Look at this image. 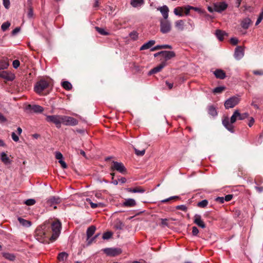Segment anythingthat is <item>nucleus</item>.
<instances>
[{"label":"nucleus","mask_w":263,"mask_h":263,"mask_svg":"<svg viewBox=\"0 0 263 263\" xmlns=\"http://www.w3.org/2000/svg\"><path fill=\"white\" fill-rule=\"evenodd\" d=\"M165 84L167 85V86L168 87L169 89H172L173 87V83L169 82L168 81L165 82Z\"/></svg>","instance_id":"obj_63"},{"label":"nucleus","mask_w":263,"mask_h":263,"mask_svg":"<svg viewBox=\"0 0 263 263\" xmlns=\"http://www.w3.org/2000/svg\"><path fill=\"white\" fill-rule=\"evenodd\" d=\"M3 4L5 7L7 9L9 8L10 5L9 0H3Z\"/></svg>","instance_id":"obj_58"},{"label":"nucleus","mask_w":263,"mask_h":263,"mask_svg":"<svg viewBox=\"0 0 263 263\" xmlns=\"http://www.w3.org/2000/svg\"><path fill=\"white\" fill-rule=\"evenodd\" d=\"M10 26V23L6 22L4 23L2 26L1 28L3 31H5Z\"/></svg>","instance_id":"obj_42"},{"label":"nucleus","mask_w":263,"mask_h":263,"mask_svg":"<svg viewBox=\"0 0 263 263\" xmlns=\"http://www.w3.org/2000/svg\"><path fill=\"white\" fill-rule=\"evenodd\" d=\"M224 87L222 86L217 87L215 88L213 90V92L215 93H221L223 90H224Z\"/></svg>","instance_id":"obj_43"},{"label":"nucleus","mask_w":263,"mask_h":263,"mask_svg":"<svg viewBox=\"0 0 263 263\" xmlns=\"http://www.w3.org/2000/svg\"><path fill=\"white\" fill-rule=\"evenodd\" d=\"M26 109L27 110H29V111H33L35 113H41L43 111L44 108L41 106L38 105H28L26 107Z\"/></svg>","instance_id":"obj_13"},{"label":"nucleus","mask_w":263,"mask_h":263,"mask_svg":"<svg viewBox=\"0 0 263 263\" xmlns=\"http://www.w3.org/2000/svg\"><path fill=\"white\" fill-rule=\"evenodd\" d=\"M208 112L210 115L213 117H215L217 115V110L213 106H210L209 107Z\"/></svg>","instance_id":"obj_34"},{"label":"nucleus","mask_w":263,"mask_h":263,"mask_svg":"<svg viewBox=\"0 0 263 263\" xmlns=\"http://www.w3.org/2000/svg\"><path fill=\"white\" fill-rule=\"evenodd\" d=\"M68 256V255L67 253H66L65 252H63L59 253V254L58 256V259L60 261H64L67 258Z\"/></svg>","instance_id":"obj_33"},{"label":"nucleus","mask_w":263,"mask_h":263,"mask_svg":"<svg viewBox=\"0 0 263 263\" xmlns=\"http://www.w3.org/2000/svg\"><path fill=\"white\" fill-rule=\"evenodd\" d=\"M55 158L59 160V161L60 160H63V155L60 152H56L55 153Z\"/></svg>","instance_id":"obj_51"},{"label":"nucleus","mask_w":263,"mask_h":263,"mask_svg":"<svg viewBox=\"0 0 263 263\" xmlns=\"http://www.w3.org/2000/svg\"><path fill=\"white\" fill-rule=\"evenodd\" d=\"M178 198H179V197L177 196H172V197H169L168 198L162 200L161 201V203H165V202L170 201V200H171L172 199H178Z\"/></svg>","instance_id":"obj_49"},{"label":"nucleus","mask_w":263,"mask_h":263,"mask_svg":"<svg viewBox=\"0 0 263 263\" xmlns=\"http://www.w3.org/2000/svg\"><path fill=\"white\" fill-rule=\"evenodd\" d=\"M11 137L13 141L17 142L19 140L18 136H17L14 132L12 133Z\"/></svg>","instance_id":"obj_54"},{"label":"nucleus","mask_w":263,"mask_h":263,"mask_svg":"<svg viewBox=\"0 0 263 263\" xmlns=\"http://www.w3.org/2000/svg\"><path fill=\"white\" fill-rule=\"evenodd\" d=\"M239 110H235L230 119L229 117H226L222 119V124L229 132L232 133H234V126L233 124L237 120H238Z\"/></svg>","instance_id":"obj_1"},{"label":"nucleus","mask_w":263,"mask_h":263,"mask_svg":"<svg viewBox=\"0 0 263 263\" xmlns=\"http://www.w3.org/2000/svg\"><path fill=\"white\" fill-rule=\"evenodd\" d=\"M86 201L90 204L91 208L92 209H95L97 207L102 208L104 205V204L102 202L93 203L89 198H87Z\"/></svg>","instance_id":"obj_28"},{"label":"nucleus","mask_w":263,"mask_h":263,"mask_svg":"<svg viewBox=\"0 0 263 263\" xmlns=\"http://www.w3.org/2000/svg\"><path fill=\"white\" fill-rule=\"evenodd\" d=\"M135 154L139 156H142L144 155L145 150L144 149L139 151L138 149L134 148Z\"/></svg>","instance_id":"obj_45"},{"label":"nucleus","mask_w":263,"mask_h":263,"mask_svg":"<svg viewBox=\"0 0 263 263\" xmlns=\"http://www.w3.org/2000/svg\"><path fill=\"white\" fill-rule=\"evenodd\" d=\"M155 44V41L150 40L144 43L140 48V50H144L151 48Z\"/></svg>","instance_id":"obj_23"},{"label":"nucleus","mask_w":263,"mask_h":263,"mask_svg":"<svg viewBox=\"0 0 263 263\" xmlns=\"http://www.w3.org/2000/svg\"><path fill=\"white\" fill-rule=\"evenodd\" d=\"M61 202V200L60 197L52 196L47 199L46 204L47 206L52 207L54 205L60 203Z\"/></svg>","instance_id":"obj_11"},{"label":"nucleus","mask_w":263,"mask_h":263,"mask_svg":"<svg viewBox=\"0 0 263 263\" xmlns=\"http://www.w3.org/2000/svg\"><path fill=\"white\" fill-rule=\"evenodd\" d=\"M165 66H166V62H162L160 65H158L157 66H156L155 68L151 69L148 72V74L151 75L152 74L156 73L159 72Z\"/></svg>","instance_id":"obj_18"},{"label":"nucleus","mask_w":263,"mask_h":263,"mask_svg":"<svg viewBox=\"0 0 263 263\" xmlns=\"http://www.w3.org/2000/svg\"><path fill=\"white\" fill-rule=\"evenodd\" d=\"M208 201L207 200H203L197 203V205L200 208H205L207 206Z\"/></svg>","instance_id":"obj_40"},{"label":"nucleus","mask_w":263,"mask_h":263,"mask_svg":"<svg viewBox=\"0 0 263 263\" xmlns=\"http://www.w3.org/2000/svg\"><path fill=\"white\" fill-rule=\"evenodd\" d=\"M25 203L27 205H33L35 203V200L33 199H29L25 201Z\"/></svg>","instance_id":"obj_47"},{"label":"nucleus","mask_w":263,"mask_h":263,"mask_svg":"<svg viewBox=\"0 0 263 263\" xmlns=\"http://www.w3.org/2000/svg\"><path fill=\"white\" fill-rule=\"evenodd\" d=\"M3 256L7 259L9 260L10 261H13L15 259V256L11 253H3Z\"/></svg>","instance_id":"obj_35"},{"label":"nucleus","mask_w":263,"mask_h":263,"mask_svg":"<svg viewBox=\"0 0 263 263\" xmlns=\"http://www.w3.org/2000/svg\"><path fill=\"white\" fill-rule=\"evenodd\" d=\"M136 204V202L134 199L128 198L123 203V205L126 207H133Z\"/></svg>","instance_id":"obj_22"},{"label":"nucleus","mask_w":263,"mask_h":263,"mask_svg":"<svg viewBox=\"0 0 263 263\" xmlns=\"http://www.w3.org/2000/svg\"><path fill=\"white\" fill-rule=\"evenodd\" d=\"M249 117V114L245 112L243 114H240L239 111L238 120H242Z\"/></svg>","instance_id":"obj_44"},{"label":"nucleus","mask_w":263,"mask_h":263,"mask_svg":"<svg viewBox=\"0 0 263 263\" xmlns=\"http://www.w3.org/2000/svg\"><path fill=\"white\" fill-rule=\"evenodd\" d=\"M167 219L166 218H162L161 219V225L163 226V227H167L168 226V223H167Z\"/></svg>","instance_id":"obj_53"},{"label":"nucleus","mask_w":263,"mask_h":263,"mask_svg":"<svg viewBox=\"0 0 263 263\" xmlns=\"http://www.w3.org/2000/svg\"><path fill=\"white\" fill-rule=\"evenodd\" d=\"M172 29L171 22L167 20H160V31L165 34L168 33Z\"/></svg>","instance_id":"obj_8"},{"label":"nucleus","mask_w":263,"mask_h":263,"mask_svg":"<svg viewBox=\"0 0 263 263\" xmlns=\"http://www.w3.org/2000/svg\"><path fill=\"white\" fill-rule=\"evenodd\" d=\"M130 5L134 8H141L144 4V0H131Z\"/></svg>","instance_id":"obj_20"},{"label":"nucleus","mask_w":263,"mask_h":263,"mask_svg":"<svg viewBox=\"0 0 263 263\" xmlns=\"http://www.w3.org/2000/svg\"><path fill=\"white\" fill-rule=\"evenodd\" d=\"M232 198H233V195L229 194L225 196L224 200L227 201H229L232 199Z\"/></svg>","instance_id":"obj_59"},{"label":"nucleus","mask_w":263,"mask_h":263,"mask_svg":"<svg viewBox=\"0 0 263 263\" xmlns=\"http://www.w3.org/2000/svg\"><path fill=\"white\" fill-rule=\"evenodd\" d=\"M12 65H13V67L14 68L16 69L19 67V66L20 65V61L17 60H14L13 61Z\"/></svg>","instance_id":"obj_52"},{"label":"nucleus","mask_w":263,"mask_h":263,"mask_svg":"<svg viewBox=\"0 0 263 263\" xmlns=\"http://www.w3.org/2000/svg\"><path fill=\"white\" fill-rule=\"evenodd\" d=\"M126 190L128 192L134 193H143L145 192V190L141 187H137L134 189L127 188Z\"/></svg>","instance_id":"obj_26"},{"label":"nucleus","mask_w":263,"mask_h":263,"mask_svg":"<svg viewBox=\"0 0 263 263\" xmlns=\"http://www.w3.org/2000/svg\"><path fill=\"white\" fill-rule=\"evenodd\" d=\"M254 123V119L253 117L250 118L248 125L249 127H251Z\"/></svg>","instance_id":"obj_62"},{"label":"nucleus","mask_w":263,"mask_h":263,"mask_svg":"<svg viewBox=\"0 0 263 263\" xmlns=\"http://www.w3.org/2000/svg\"><path fill=\"white\" fill-rule=\"evenodd\" d=\"M110 170L111 171H117L122 174H125L126 173V168L123 164L117 161L112 162V165L110 167Z\"/></svg>","instance_id":"obj_7"},{"label":"nucleus","mask_w":263,"mask_h":263,"mask_svg":"<svg viewBox=\"0 0 263 263\" xmlns=\"http://www.w3.org/2000/svg\"><path fill=\"white\" fill-rule=\"evenodd\" d=\"M49 86V83L44 80H41L37 82L34 85V90L38 94H41Z\"/></svg>","instance_id":"obj_3"},{"label":"nucleus","mask_w":263,"mask_h":263,"mask_svg":"<svg viewBox=\"0 0 263 263\" xmlns=\"http://www.w3.org/2000/svg\"><path fill=\"white\" fill-rule=\"evenodd\" d=\"M18 220L20 223L24 227L28 228L31 225V221L24 219L21 217H18Z\"/></svg>","instance_id":"obj_27"},{"label":"nucleus","mask_w":263,"mask_h":263,"mask_svg":"<svg viewBox=\"0 0 263 263\" xmlns=\"http://www.w3.org/2000/svg\"><path fill=\"white\" fill-rule=\"evenodd\" d=\"M76 119L67 116L61 115V124L66 126H75L78 124Z\"/></svg>","instance_id":"obj_4"},{"label":"nucleus","mask_w":263,"mask_h":263,"mask_svg":"<svg viewBox=\"0 0 263 263\" xmlns=\"http://www.w3.org/2000/svg\"><path fill=\"white\" fill-rule=\"evenodd\" d=\"M245 55V47L243 46H237L234 51V57L237 60L241 59Z\"/></svg>","instance_id":"obj_10"},{"label":"nucleus","mask_w":263,"mask_h":263,"mask_svg":"<svg viewBox=\"0 0 263 263\" xmlns=\"http://www.w3.org/2000/svg\"><path fill=\"white\" fill-rule=\"evenodd\" d=\"M252 23V21L249 17L243 18L241 22V26L245 29H247L250 24Z\"/></svg>","instance_id":"obj_21"},{"label":"nucleus","mask_w":263,"mask_h":263,"mask_svg":"<svg viewBox=\"0 0 263 263\" xmlns=\"http://www.w3.org/2000/svg\"><path fill=\"white\" fill-rule=\"evenodd\" d=\"M161 53H162V58L164 59L165 61L174 57L175 55V53L172 51H161Z\"/></svg>","instance_id":"obj_16"},{"label":"nucleus","mask_w":263,"mask_h":263,"mask_svg":"<svg viewBox=\"0 0 263 263\" xmlns=\"http://www.w3.org/2000/svg\"><path fill=\"white\" fill-rule=\"evenodd\" d=\"M27 16L29 18H32L33 16V9L31 7L29 8L28 12L27 14Z\"/></svg>","instance_id":"obj_56"},{"label":"nucleus","mask_w":263,"mask_h":263,"mask_svg":"<svg viewBox=\"0 0 263 263\" xmlns=\"http://www.w3.org/2000/svg\"><path fill=\"white\" fill-rule=\"evenodd\" d=\"M46 120L48 122L54 123L57 128L61 127V115H48Z\"/></svg>","instance_id":"obj_5"},{"label":"nucleus","mask_w":263,"mask_h":263,"mask_svg":"<svg viewBox=\"0 0 263 263\" xmlns=\"http://www.w3.org/2000/svg\"><path fill=\"white\" fill-rule=\"evenodd\" d=\"M187 208L186 206L185 205H183V204L177 205L176 206V209L180 210H181V211H184V212L187 211Z\"/></svg>","instance_id":"obj_50"},{"label":"nucleus","mask_w":263,"mask_h":263,"mask_svg":"<svg viewBox=\"0 0 263 263\" xmlns=\"http://www.w3.org/2000/svg\"><path fill=\"white\" fill-rule=\"evenodd\" d=\"M175 26L178 30L183 31L184 29V22L181 20H178L175 22Z\"/></svg>","instance_id":"obj_24"},{"label":"nucleus","mask_w":263,"mask_h":263,"mask_svg":"<svg viewBox=\"0 0 263 263\" xmlns=\"http://www.w3.org/2000/svg\"><path fill=\"white\" fill-rule=\"evenodd\" d=\"M0 77L7 81H13L15 78L13 74L8 73L6 71H0Z\"/></svg>","instance_id":"obj_15"},{"label":"nucleus","mask_w":263,"mask_h":263,"mask_svg":"<svg viewBox=\"0 0 263 263\" xmlns=\"http://www.w3.org/2000/svg\"><path fill=\"white\" fill-rule=\"evenodd\" d=\"M96 229V227L93 226H91L87 229L86 232L87 239H88L93 235L95 232Z\"/></svg>","instance_id":"obj_30"},{"label":"nucleus","mask_w":263,"mask_h":263,"mask_svg":"<svg viewBox=\"0 0 263 263\" xmlns=\"http://www.w3.org/2000/svg\"><path fill=\"white\" fill-rule=\"evenodd\" d=\"M20 31V28L19 27H16L14 29H13L12 31V35H15Z\"/></svg>","instance_id":"obj_60"},{"label":"nucleus","mask_w":263,"mask_h":263,"mask_svg":"<svg viewBox=\"0 0 263 263\" xmlns=\"http://www.w3.org/2000/svg\"><path fill=\"white\" fill-rule=\"evenodd\" d=\"M240 101L238 96H233L227 99L224 102V106L227 109L233 108Z\"/></svg>","instance_id":"obj_6"},{"label":"nucleus","mask_w":263,"mask_h":263,"mask_svg":"<svg viewBox=\"0 0 263 263\" xmlns=\"http://www.w3.org/2000/svg\"><path fill=\"white\" fill-rule=\"evenodd\" d=\"M157 10L160 11L164 20L167 19L168 17L169 9L167 6L164 5L162 7H159L157 8Z\"/></svg>","instance_id":"obj_17"},{"label":"nucleus","mask_w":263,"mask_h":263,"mask_svg":"<svg viewBox=\"0 0 263 263\" xmlns=\"http://www.w3.org/2000/svg\"><path fill=\"white\" fill-rule=\"evenodd\" d=\"M124 226V223L119 219H117L115 221L114 227L116 229L122 230L123 229Z\"/></svg>","instance_id":"obj_32"},{"label":"nucleus","mask_w":263,"mask_h":263,"mask_svg":"<svg viewBox=\"0 0 263 263\" xmlns=\"http://www.w3.org/2000/svg\"><path fill=\"white\" fill-rule=\"evenodd\" d=\"M51 228L53 234L50 237V240L54 241L59 237L61 229V223L59 221L53 222L51 224Z\"/></svg>","instance_id":"obj_2"},{"label":"nucleus","mask_w":263,"mask_h":263,"mask_svg":"<svg viewBox=\"0 0 263 263\" xmlns=\"http://www.w3.org/2000/svg\"><path fill=\"white\" fill-rule=\"evenodd\" d=\"M228 7V5L224 2H217L214 4V10L218 12H221Z\"/></svg>","instance_id":"obj_12"},{"label":"nucleus","mask_w":263,"mask_h":263,"mask_svg":"<svg viewBox=\"0 0 263 263\" xmlns=\"http://www.w3.org/2000/svg\"><path fill=\"white\" fill-rule=\"evenodd\" d=\"M199 233V230L196 227L192 228V234L194 236H197Z\"/></svg>","instance_id":"obj_55"},{"label":"nucleus","mask_w":263,"mask_h":263,"mask_svg":"<svg viewBox=\"0 0 263 263\" xmlns=\"http://www.w3.org/2000/svg\"><path fill=\"white\" fill-rule=\"evenodd\" d=\"M62 87L66 90H70L72 88L71 84L68 81H64L62 83Z\"/></svg>","instance_id":"obj_36"},{"label":"nucleus","mask_w":263,"mask_h":263,"mask_svg":"<svg viewBox=\"0 0 263 263\" xmlns=\"http://www.w3.org/2000/svg\"><path fill=\"white\" fill-rule=\"evenodd\" d=\"M194 223L198 227L204 229L206 226L204 221L201 219V216L199 214H195L194 216Z\"/></svg>","instance_id":"obj_14"},{"label":"nucleus","mask_w":263,"mask_h":263,"mask_svg":"<svg viewBox=\"0 0 263 263\" xmlns=\"http://www.w3.org/2000/svg\"><path fill=\"white\" fill-rule=\"evenodd\" d=\"M103 251L107 255L111 256H115L122 253V250L117 248H105L103 249Z\"/></svg>","instance_id":"obj_9"},{"label":"nucleus","mask_w":263,"mask_h":263,"mask_svg":"<svg viewBox=\"0 0 263 263\" xmlns=\"http://www.w3.org/2000/svg\"><path fill=\"white\" fill-rule=\"evenodd\" d=\"M112 236V233L110 232H107L103 234L102 238L103 239H109Z\"/></svg>","instance_id":"obj_48"},{"label":"nucleus","mask_w":263,"mask_h":263,"mask_svg":"<svg viewBox=\"0 0 263 263\" xmlns=\"http://www.w3.org/2000/svg\"><path fill=\"white\" fill-rule=\"evenodd\" d=\"M174 13L175 15H178L180 16H182V13L181 11V8H175L174 10Z\"/></svg>","instance_id":"obj_46"},{"label":"nucleus","mask_w":263,"mask_h":263,"mask_svg":"<svg viewBox=\"0 0 263 263\" xmlns=\"http://www.w3.org/2000/svg\"><path fill=\"white\" fill-rule=\"evenodd\" d=\"M95 29L100 34L102 35H106L109 34V33L106 31L103 28L96 27Z\"/></svg>","instance_id":"obj_38"},{"label":"nucleus","mask_w":263,"mask_h":263,"mask_svg":"<svg viewBox=\"0 0 263 263\" xmlns=\"http://www.w3.org/2000/svg\"><path fill=\"white\" fill-rule=\"evenodd\" d=\"M225 34V33L221 30H217L216 31L215 34L217 36V37L219 39L220 41H222L223 39V35Z\"/></svg>","instance_id":"obj_37"},{"label":"nucleus","mask_w":263,"mask_h":263,"mask_svg":"<svg viewBox=\"0 0 263 263\" xmlns=\"http://www.w3.org/2000/svg\"><path fill=\"white\" fill-rule=\"evenodd\" d=\"M215 76L218 79H223L226 78V73L222 70L217 69L214 71Z\"/></svg>","instance_id":"obj_25"},{"label":"nucleus","mask_w":263,"mask_h":263,"mask_svg":"<svg viewBox=\"0 0 263 263\" xmlns=\"http://www.w3.org/2000/svg\"><path fill=\"white\" fill-rule=\"evenodd\" d=\"M59 162L61 164L62 167L63 168H67V165L66 163L63 160H60V161H59Z\"/></svg>","instance_id":"obj_61"},{"label":"nucleus","mask_w":263,"mask_h":263,"mask_svg":"<svg viewBox=\"0 0 263 263\" xmlns=\"http://www.w3.org/2000/svg\"><path fill=\"white\" fill-rule=\"evenodd\" d=\"M230 41H231V44L234 45H236L238 42V39L235 37H232L230 40Z\"/></svg>","instance_id":"obj_57"},{"label":"nucleus","mask_w":263,"mask_h":263,"mask_svg":"<svg viewBox=\"0 0 263 263\" xmlns=\"http://www.w3.org/2000/svg\"><path fill=\"white\" fill-rule=\"evenodd\" d=\"M187 25L189 26L188 27H187V29L189 31H192L194 29L195 25L193 21L191 20H189L187 21Z\"/></svg>","instance_id":"obj_39"},{"label":"nucleus","mask_w":263,"mask_h":263,"mask_svg":"<svg viewBox=\"0 0 263 263\" xmlns=\"http://www.w3.org/2000/svg\"><path fill=\"white\" fill-rule=\"evenodd\" d=\"M129 35L130 37V38L133 40H136L138 38V33H137V31H135L131 32L129 33Z\"/></svg>","instance_id":"obj_41"},{"label":"nucleus","mask_w":263,"mask_h":263,"mask_svg":"<svg viewBox=\"0 0 263 263\" xmlns=\"http://www.w3.org/2000/svg\"><path fill=\"white\" fill-rule=\"evenodd\" d=\"M251 105L253 106L255 108L258 109L259 108V106L256 103L255 101H252Z\"/></svg>","instance_id":"obj_64"},{"label":"nucleus","mask_w":263,"mask_h":263,"mask_svg":"<svg viewBox=\"0 0 263 263\" xmlns=\"http://www.w3.org/2000/svg\"><path fill=\"white\" fill-rule=\"evenodd\" d=\"M9 63L7 59L0 60V70L7 69L9 66Z\"/></svg>","instance_id":"obj_31"},{"label":"nucleus","mask_w":263,"mask_h":263,"mask_svg":"<svg viewBox=\"0 0 263 263\" xmlns=\"http://www.w3.org/2000/svg\"><path fill=\"white\" fill-rule=\"evenodd\" d=\"M1 161L5 164L9 165L11 163V160L5 152H2L0 155Z\"/></svg>","instance_id":"obj_19"},{"label":"nucleus","mask_w":263,"mask_h":263,"mask_svg":"<svg viewBox=\"0 0 263 263\" xmlns=\"http://www.w3.org/2000/svg\"><path fill=\"white\" fill-rule=\"evenodd\" d=\"M172 47L170 45H157L151 49L152 51H154L157 50L161 49H172Z\"/></svg>","instance_id":"obj_29"}]
</instances>
